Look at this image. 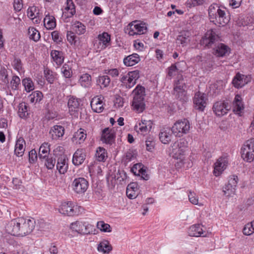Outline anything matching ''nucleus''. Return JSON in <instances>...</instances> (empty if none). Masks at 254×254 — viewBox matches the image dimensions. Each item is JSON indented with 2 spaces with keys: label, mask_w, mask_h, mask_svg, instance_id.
Masks as SVG:
<instances>
[{
  "label": "nucleus",
  "mask_w": 254,
  "mask_h": 254,
  "mask_svg": "<svg viewBox=\"0 0 254 254\" xmlns=\"http://www.w3.org/2000/svg\"><path fill=\"white\" fill-rule=\"evenodd\" d=\"M140 61L139 56L136 53L130 55L124 59L123 62L127 66H131L138 63Z\"/></svg>",
  "instance_id": "393cba45"
},
{
  "label": "nucleus",
  "mask_w": 254,
  "mask_h": 254,
  "mask_svg": "<svg viewBox=\"0 0 254 254\" xmlns=\"http://www.w3.org/2000/svg\"><path fill=\"white\" fill-rule=\"evenodd\" d=\"M50 144L47 142L43 143L39 148L38 156L41 161L46 159L49 155Z\"/></svg>",
  "instance_id": "2f4dec72"
},
{
  "label": "nucleus",
  "mask_w": 254,
  "mask_h": 254,
  "mask_svg": "<svg viewBox=\"0 0 254 254\" xmlns=\"http://www.w3.org/2000/svg\"><path fill=\"white\" fill-rule=\"evenodd\" d=\"M97 227L101 231L105 232H111V227L108 224L105 223L103 221H99L97 223Z\"/></svg>",
  "instance_id": "052dcab7"
},
{
  "label": "nucleus",
  "mask_w": 254,
  "mask_h": 254,
  "mask_svg": "<svg viewBox=\"0 0 254 254\" xmlns=\"http://www.w3.org/2000/svg\"><path fill=\"white\" fill-rule=\"evenodd\" d=\"M44 24L47 29L52 30L56 26V19L54 16L50 15L49 13L46 15L44 19Z\"/></svg>",
  "instance_id": "72a5a7b5"
},
{
  "label": "nucleus",
  "mask_w": 254,
  "mask_h": 254,
  "mask_svg": "<svg viewBox=\"0 0 254 254\" xmlns=\"http://www.w3.org/2000/svg\"><path fill=\"white\" fill-rule=\"evenodd\" d=\"M49 133L53 139H58L64 135V128L62 126L55 125L51 127Z\"/></svg>",
  "instance_id": "b1692460"
},
{
  "label": "nucleus",
  "mask_w": 254,
  "mask_h": 254,
  "mask_svg": "<svg viewBox=\"0 0 254 254\" xmlns=\"http://www.w3.org/2000/svg\"><path fill=\"white\" fill-rule=\"evenodd\" d=\"M67 105L69 112L71 116L77 118L79 115L81 116L82 108L81 107L80 99L72 97L69 99Z\"/></svg>",
  "instance_id": "1a4fd4ad"
},
{
  "label": "nucleus",
  "mask_w": 254,
  "mask_h": 254,
  "mask_svg": "<svg viewBox=\"0 0 254 254\" xmlns=\"http://www.w3.org/2000/svg\"><path fill=\"white\" fill-rule=\"evenodd\" d=\"M38 155L35 149H32L29 152V161L30 163H34L37 160Z\"/></svg>",
  "instance_id": "338daca9"
},
{
  "label": "nucleus",
  "mask_w": 254,
  "mask_h": 254,
  "mask_svg": "<svg viewBox=\"0 0 254 254\" xmlns=\"http://www.w3.org/2000/svg\"><path fill=\"white\" fill-rule=\"evenodd\" d=\"M79 82L84 88H89L91 86V77L88 73H85L81 75Z\"/></svg>",
  "instance_id": "e433bc0d"
},
{
  "label": "nucleus",
  "mask_w": 254,
  "mask_h": 254,
  "mask_svg": "<svg viewBox=\"0 0 254 254\" xmlns=\"http://www.w3.org/2000/svg\"><path fill=\"white\" fill-rule=\"evenodd\" d=\"M62 73L65 78H70L72 74L71 68L66 64H64L61 68Z\"/></svg>",
  "instance_id": "4d7b16f0"
},
{
  "label": "nucleus",
  "mask_w": 254,
  "mask_h": 254,
  "mask_svg": "<svg viewBox=\"0 0 254 254\" xmlns=\"http://www.w3.org/2000/svg\"><path fill=\"white\" fill-rule=\"evenodd\" d=\"M230 53L231 49L229 47L223 43H220V41L212 49V54L217 57L228 56Z\"/></svg>",
  "instance_id": "4468645a"
},
{
  "label": "nucleus",
  "mask_w": 254,
  "mask_h": 254,
  "mask_svg": "<svg viewBox=\"0 0 254 254\" xmlns=\"http://www.w3.org/2000/svg\"><path fill=\"white\" fill-rule=\"evenodd\" d=\"M51 56L53 61L57 65H62L64 60V53L58 50H52L51 52Z\"/></svg>",
  "instance_id": "a878e982"
},
{
  "label": "nucleus",
  "mask_w": 254,
  "mask_h": 254,
  "mask_svg": "<svg viewBox=\"0 0 254 254\" xmlns=\"http://www.w3.org/2000/svg\"><path fill=\"white\" fill-rule=\"evenodd\" d=\"M229 103L225 100H220L214 103L212 110L217 117H222L226 115L230 110Z\"/></svg>",
  "instance_id": "6e6552de"
},
{
  "label": "nucleus",
  "mask_w": 254,
  "mask_h": 254,
  "mask_svg": "<svg viewBox=\"0 0 254 254\" xmlns=\"http://www.w3.org/2000/svg\"><path fill=\"white\" fill-rule=\"evenodd\" d=\"M147 30L146 25L145 23H139L135 24H132L130 27L129 34L131 35L135 34H143L146 32Z\"/></svg>",
  "instance_id": "412c9836"
},
{
  "label": "nucleus",
  "mask_w": 254,
  "mask_h": 254,
  "mask_svg": "<svg viewBox=\"0 0 254 254\" xmlns=\"http://www.w3.org/2000/svg\"><path fill=\"white\" fill-rule=\"evenodd\" d=\"M172 148L171 154L172 157L177 159H182L185 152L181 149L180 146L175 147V143L171 145Z\"/></svg>",
  "instance_id": "c9c22d12"
},
{
  "label": "nucleus",
  "mask_w": 254,
  "mask_h": 254,
  "mask_svg": "<svg viewBox=\"0 0 254 254\" xmlns=\"http://www.w3.org/2000/svg\"><path fill=\"white\" fill-rule=\"evenodd\" d=\"M172 134H173V132L172 128L166 127L162 128L159 134L160 141L163 144H169L172 140Z\"/></svg>",
  "instance_id": "a211bd4d"
},
{
  "label": "nucleus",
  "mask_w": 254,
  "mask_h": 254,
  "mask_svg": "<svg viewBox=\"0 0 254 254\" xmlns=\"http://www.w3.org/2000/svg\"><path fill=\"white\" fill-rule=\"evenodd\" d=\"M207 100L205 94L200 92H196L193 98L194 108L199 111H203L206 106Z\"/></svg>",
  "instance_id": "f8f14e48"
},
{
  "label": "nucleus",
  "mask_w": 254,
  "mask_h": 254,
  "mask_svg": "<svg viewBox=\"0 0 254 254\" xmlns=\"http://www.w3.org/2000/svg\"><path fill=\"white\" fill-rule=\"evenodd\" d=\"M254 140L251 138L245 142L241 148V156L244 160L248 162H252L254 160Z\"/></svg>",
  "instance_id": "423d86ee"
},
{
  "label": "nucleus",
  "mask_w": 254,
  "mask_h": 254,
  "mask_svg": "<svg viewBox=\"0 0 254 254\" xmlns=\"http://www.w3.org/2000/svg\"><path fill=\"white\" fill-rule=\"evenodd\" d=\"M202 227L203 226L199 224L191 226L188 229L189 235L191 237L206 236V232L202 229Z\"/></svg>",
  "instance_id": "6ab92c4d"
},
{
  "label": "nucleus",
  "mask_w": 254,
  "mask_h": 254,
  "mask_svg": "<svg viewBox=\"0 0 254 254\" xmlns=\"http://www.w3.org/2000/svg\"><path fill=\"white\" fill-rule=\"evenodd\" d=\"M44 76L47 82L50 84L54 83L55 76L54 72L50 69H46L44 71Z\"/></svg>",
  "instance_id": "de8ad7c7"
},
{
  "label": "nucleus",
  "mask_w": 254,
  "mask_h": 254,
  "mask_svg": "<svg viewBox=\"0 0 254 254\" xmlns=\"http://www.w3.org/2000/svg\"><path fill=\"white\" fill-rule=\"evenodd\" d=\"M173 95L175 98L183 102H186L188 100V97L186 96L187 91L185 89H173Z\"/></svg>",
  "instance_id": "f704fd0d"
},
{
  "label": "nucleus",
  "mask_w": 254,
  "mask_h": 254,
  "mask_svg": "<svg viewBox=\"0 0 254 254\" xmlns=\"http://www.w3.org/2000/svg\"><path fill=\"white\" fill-rule=\"evenodd\" d=\"M66 38L68 42L71 45H75L78 38L72 31H67L66 33Z\"/></svg>",
  "instance_id": "bf43d9fd"
},
{
  "label": "nucleus",
  "mask_w": 254,
  "mask_h": 254,
  "mask_svg": "<svg viewBox=\"0 0 254 254\" xmlns=\"http://www.w3.org/2000/svg\"><path fill=\"white\" fill-rule=\"evenodd\" d=\"M97 250L104 254H109L113 249L110 242L106 240H103L98 245Z\"/></svg>",
  "instance_id": "bb28decb"
},
{
  "label": "nucleus",
  "mask_w": 254,
  "mask_h": 254,
  "mask_svg": "<svg viewBox=\"0 0 254 254\" xmlns=\"http://www.w3.org/2000/svg\"><path fill=\"white\" fill-rule=\"evenodd\" d=\"M99 40L101 41L103 45L107 46L110 41V35L107 32H103L98 36Z\"/></svg>",
  "instance_id": "680f3d73"
},
{
  "label": "nucleus",
  "mask_w": 254,
  "mask_h": 254,
  "mask_svg": "<svg viewBox=\"0 0 254 254\" xmlns=\"http://www.w3.org/2000/svg\"><path fill=\"white\" fill-rule=\"evenodd\" d=\"M65 10L67 11L68 14L67 17L72 16L75 13V6L72 0H67L66 2Z\"/></svg>",
  "instance_id": "58836bf2"
},
{
  "label": "nucleus",
  "mask_w": 254,
  "mask_h": 254,
  "mask_svg": "<svg viewBox=\"0 0 254 254\" xmlns=\"http://www.w3.org/2000/svg\"><path fill=\"white\" fill-rule=\"evenodd\" d=\"M134 97L132 106L134 109L138 112H142L145 109V103L144 102L145 94V88L140 85H137L132 91Z\"/></svg>",
  "instance_id": "f03ea898"
},
{
  "label": "nucleus",
  "mask_w": 254,
  "mask_h": 254,
  "mask_svg": "<svg viewBox=\"0 0 254 254\" xmlns=\"http://www.w3.org/2000/svg\"><path fill=\"white\" fill-rule=\"evenodd\" d=\"M23 217L11 220L6 227L7 232L12 235L23 237Z\"/></svg>",
  "instance_id": "20e7f679"
},
{
  "label": "nucleus",
  "mask_w": 254,
  "mask_h": 254,
  "mask_svg": "<svg viewBox=\"0 0 254 254\" xmlns=\"http://www.w3.org/2000/svg\"><path fill=\"white\" fill-rule=\"evenodd\" d=\"M238 182V176L235 175L230 176L227 184L223 188L224 194L227 197L232 196L235 194L236 188Z\"/></svg>",
  "instance_id": "9b49d317"
},
{
  "label": "nucleus",
  "mask_w": 254,
  "mask_h": 254,
  "mask_svg": "<svg viewBox=\"0 0 254 254\" xmlns=\"http://www.w3.org/2000/svg\"><path fill=\"white\" fill-rule=\"evenodd\" d=\"M90 226L86 222L78 221L72 223L70 225V228L73 231L84 235L90 234L89 228Z\"/></svg>",
  "instance_id": "dca6fc26"
},
{
  "label": "nucleus",
  "mask_w": 254,
  "mask_h": 254,
  "mask_svg": "<svg viewBox=\"0 0 254 254\" xmlns=\"http://www.w3.org/2000/svg\"><path fill=\"white\" fill-rule=\"evenodd\" d=\"M12 64L14 68L17 70L18 72H20L22 70V64L20 59L15 58L13 61Z\"/></svg>",
  "instance_id": "774afa93"
},
{
  "label": "nucleus",
  "mask_w": 254,
  "mask_h": 254,
  "mask_svg": "<svg viewBox=\"0 0 254 254\" xmlns=\"http://www.w3.org/2000/svg\"><path fill=\"white\" fill-rule=\"evenodd\" d=\"M18 109V115L20 118L26 120L30 117L31 114L30 107L27 103L25 102L19 103Z\"/></svg>",
  "instance_id": "4be33fe9"
},
{
  "label": "nucleus",
  "mask_w": 254,
  "mask_h": 254,
  "mask_svg": "<svg viewBox=\"0 0 254 254\" xmlns=\"http://www.w3.org/2000/svg\"><path fill=\"white\" fill-rule=\"evenodd\" d=\"M22 83L27 92H30L34 89V83L30 78L28 77L24 78L22 80Z\"/></svg>",
  "instance_id": "c03bdc74"
},
{
  "label": "nucleus",
  "mask_w": 254,
  "mask_h": 254,
  "mask_svg": "<svg viewBox=\"0 0 254 254\" xmlns=\"http://www.w3.org/2000/svg\"><path fill=\"white\" fill-rule=\"evenodd\" d=\"M28 35L29 38L35 42L38 41L41 37L40 32L33 27H30L29 28Z\"/></svg>",
  "instance_id": "a19ab883"
},
{
  "label": "nucleus",
  "mask_w": 254,
  "mask_h": 254,
  "mask_svg": "<svg viewBox=\"0 0 254 254\" xmlns=\"http://www.w3.org/2000/svg\"><path fill=\"white\" fill-rule=\"evenodd\" d=\"M234 111L237 112H241L244 109L241 96L237 94L234 100Z\"/></svg>",
  "instance_id": "4c0bfd02"
},
{
  "label": "nucleus",
  "mask_w": 254,
  "mask_h": 254,
  "mask_svg": "<svg viewBox=\"0 0 254 254\" xmlns=\"http://www.w3.org/2000/svg\"><path fill=\"white\" fill-rule=\"evenodd\" d=\"M186 83L182 75L178 77V79L176 80L174 84V88L175 89H186Z\"/></svg>",
  "instance_id": "09e8293b"
},
{
  "label": "nucleus",
  "mask_w": 254,
  "mask_h": 254,
  "mask_svg": "<svg viewBox=\"0 0 254 254\" xmlns=\"http://www.w3.org/2000/svg\"><path fill=\"white\" fill-rule=\"evenodd\" d=\"M31 103L40 102L43 98V93L40 91L33 92L28 97Z\"/></svg>",
  "instance_id": "37998d69"
},
{
  "label": "nucleus",
  "mask_w": 254,
  "mask_h": 254,
  "mask_svg": "<svg viewBox=\"0 0 254 254\" xmlns=\"http://www.w3.org/2000/svg\"><path fill=\"white\" fill-rule=\"evenodd\" d=\"M190 32L188 31H184L180 33L177 38L178 44H181L183 46H186L190 41Z\"/></svg>",
  "instance_id": "473e14b6"
},
{
  "label": "nucleus",
  "mask_w": 254,
  "mask_h": 254,
  "mask_svg": "<svg viewBox=\"0 0 254 254\" xmlns=\"http://www.w3.org/2000/svg\"><path fill=\"white\" fill-rule=\"evenodd\" d=\"M173 134L176 136L181 137L184 134H187L190 129V124L189 121L184 119L177 121L172 127Z\"/></svg>",
  "instance_id": "39448f33"
},
{
  "label": "nucleus",
  "mask_w": 254,
  "mask_h": 254,
  "mask_svg": "<svg viewBox=\"0 0 254 254\" xmlns=\"http://www.w3.org/2000/svg\"><path fill=\"white\" fill-rule=\"evenodd\" d=\"M25 144V141L22 137L19 138L15 145L14 153L17 156H22L25 151L24 145Z\"/></svg>",
  "instance_id": "c85d7f7f"
},
{
  "label": "nucleus",
  "mask_w": 254,
  "mask_h": 254,
  "mask_svg": "<svg viewBox=\"0 0 254 254\" xmlns=\"http://www.w3.org/2000/svg\"><path fill=\"white\" fill-rule=\"evenodd\" d=\"M81 208L77 205H74L71 201L63 203L59 208V212L64 215L72 216L77 215L79 213V209Z\"/></svg>",
  "instance_id": "9d476101"
},
{
  "label": "nucleus",
  "mask_w": 254,
  "mask_h": 254,
  "mask_svg": "<svg viewBox=\"0 0 254 254\" xmlns=\"http://www.w3.org/2000/svg\"><path fill=\"white\" fill-rule=\"evenodd\" d=\"M228 164V158L226 155L219 157L214 164L213 173L216 176L220 174L226 168Z\"/></svg>",
  "instance_id": "2eb2a0df"
},
{
  "label": "nucleus",
  "mask_w": 254,
  "mask_h": 254,
  "mask_svg": "<svg viewBox=\"0 0 254 254\" xmlns=\"http://www.w3.org/2000/svg\"><path fill=\"white\" fill-rule=\"evenodd\" d=\"M85 150L84 149H78L74 153L72 158V163L75 166L81 165L86 158Z\"/></svg>",
  "instance_id": "aec40b11"
},
{
  "label": "nucleus",
  "mask_w": 254,
  "mask_h": 254,
  "mask_svg": "<svg viewBox=\"0 0 254 254\" xmlns=\"http://www.w3.org/2000/svg\"><path fill=\"white\" fill-rule=\"evenodd\" d=\"M127 75L128 76V78L130 79L135 85L136 83V80L139 78V71L138 70L129 71Z\"/></svg>",
  "instance_id": "6e6d98bb"
},
{
  "label": "nucleus",
  "mask_w": 254,
  "mask_h": 254,
  "mask_svg": "<svg viewBox=\"0 0 254 254\" xmlns=\"http://www.w3.org/2000/svg\"><path fill=\"white\" fill-rule=\"evenodd\" d=\"M115 137L114 130L109 129V127H106L102 130L101 140L103 143L112 145L115 143Z\"/></svg>",
  "instance_id": "f3484780"
},
{
  "label": "nucleus",
  "mask_w": 254,
  "mask_h": 254,
  "mask_svg": "<svg viewBox=\"0 0 254 254\" xmlns=\"http://www.w3.org/2000/svg\"><path fill=\"white\" fill-rule=\"evenodd\" d=\"M20 84V79L17 75H13L10 81L11 87L12 90H17L18 86Z\"/></svg>",
  "instance_id": "5fc2aeb1"
},
{
  "label": "nucleus",
  "mask_w": 254,
  "mask_h": 254,
  "mask_svg": "<svg viewBox=\"0 0 254 254\" xmlns=\"http://www.w3.org/2000/svg\"><path fill=\"white\" fill-rule=\"evenodd\" d=\"M243 234L245 235L249 236L254 233V228L253 227V221L247 224L243 230Z\"/></svg>",
  "instance_id": "864d4df0"
},
{
  "label": "nucleus",
  "mask_w": 254,
  "mask_h": 254,
  "mask_svg": "<svg viewBox=\"0 0 254 254\" xmlns=\"http://www.w3.org/2000/svg\"><path fill=\"white\" fill-rule=\"evenodd\" d=\"M175 147L180 146L181 149L185 152L186 148L188 147V142L185 138H180L175 142Z\"/></svg>",
  "instance_id": "13d9d810"
},
{
  "label": "nucleus",
  "mask_w": 254,
  "mask_h": 254,
  "mask_svg": "<svg viewBox=\"0 0 254 254\" xmlns=\"http://www.w3.org/2000/svg\"><path fill=\"white\" fill-rule=\"evenodd\" d=\"M219 41V36L214 30L210 29L202 37L200 44L205 48L213 49Z\"/></svg>",
  "instance_id": "7ed1b4c3"
},
{
  "label": "nucleus",
  "mask_w": 254,
  "mask_h": 254,
  "mask_svg": "<svg viewBox=\"0 0 254 254\" xmlns=\"http://www.w3.org/2000/svg\"><path fill=\"white\" fill-rule=\"evenodd\" d=\"M73 29L78 35L83 34L85 32V26L80 22H76L73 26Z\"/></svg>",
  "instance_id": "49530a36"
},
{
  "label": "nucleus",
  "mask_w": 254,
  "mask_h": 254,
  "mask_svg": "<svg viewBox=\"0 0 254 254\" xmlns=\"http://www.w3.org/2000/svg\"><path fill=\"white\" fill-rule=\"evenodd\" d=\"M146 150L148 151L152 152L154 149L155 144V141L151 137H148L146 140Z\"/></svg>",
  "instance_id": "e2e57ef3"
},
{
  "label": "nucleus",
  "mask_w": 254,
  "mask_h": 254,
  "mask_svg": "<svg viewBox=\"0 0 254 254\" xmlns=\"http://www.w3.org/2000/svg\"><path fill=\"white\" fill-rule=\"evenodd\" d=\"M152 125V122L150 120L141 121V123H139V129L142 133L146 132L151 129Z\"/></svg>",
  "instance_id": "ea45409f"
},
{
  "label": "nucleus",
  "mask_w": 254,
  "mask_h": 254,
  "mask_svg": "<svg viewBox=\"0 0 254 254\" xmlns=\"http://www.w3.org/2000/svg\"><path fill=\"white\" fill-rule=\"evenodd\" d=\"M167 75L171 79L175 75L178 68L175 64H173L167 68Z\"/></svg>",
  "instance_id": "69168bd1"
},
{
  "label": "nucleus",
  "mask_w": 254,
  "mask_h": 254,
  "mask_svg": "<svg viewBox=\"0 0 254 254\" xmlns=\"http://www.w3.org/2000/svg\"><path fill=\"white\" fill-rule=\"evenodd\" d=\"M111 81L110 77L108 75H102L99 76L97 80L98 85H100L101 88L106 87L109 86Z\"/></svg>",
  "instance_id": "a18cd8bd"
},
{
  "label": "nucleus",
  "mask_w": 254,
  "mask_h": 254,
  "mask_svg": "<svg viewBox=\"0 0 254 254\" xmlns=\"http://www.w3.org/2000/svg\"><path fill=\"white\" fill-rule=\"evenodd\" d=\"M35 226V221L34 219H27L23 218V236L31 233Z\"/></svg>",
  "instance_id": "5701e85b"
},
{
  "label": "nucleus",
  "mask_w": 254,
  "mask_h": 254,
  "mask_svg": "<svg viewBox=\"0 0 254 254\" xmlns=\"http://www.w3.org/2000/svg\"><path fill=\"white\" fill-rule=\"evenodd\" d=\"M208 17L210 22L219 26H224L230 20V17L225 10H222L217 4H211L208 8Z\"/></svg>",
  "instance_id": "f257e3e1"
},
{
  "label": "nucleus",
  "mask_w": 254,
  "mask_h": 254,
  "mask_svg": "<svg viewBox=\"0 0 254 254\" xmlns=\"http://www.w3.org/2000/svg\"><path fill=\"white\" fill-rule=\"evenodd\" d=\"M86 138V131L83 128H80L74 133L72 137V141L76 143L80 144L84 141Z\"/></svg>",
  "instance_id": "7c9ffc66"
},
{
  "label": "nucleus",
  "mask_w": 254,
  "mask_h": 254,
  "mask_svg": "<svg viewBox=\"0 0 254 254\" xmlns=\"http://www.w3.org/2000/svg\"><path fill=\"white\" fill-rule=\"evenodd\" d=\"M96 156L99 161H103L106 156L105 149L102 147H98L96 151Z\"/></svg>",
  "instance_id": "603ef678"
},
{
  "label": "nucleus",
  "mask_w": 254,
  "mask_h": 254,
  "mask_svg": "<svg viewBox=\"0 0 254 254\" xmlns=\"http://www.w3.org/2000/svg\"><path fill=\"white\" fill-rule=\"evenodd\" d=\"M120 81L122 83V85L127 89H130L134 85L133 81H132L130 79L128 78V76L127 74L124 75H122Z\"/></svg>",
  "instance_id": "79ce46f5"
},
{
  "label": "nucleus",
  "mask_w": 254,
  "mask_h": 254,
  "mask_svg": "<svg viewBox=\"0 0 254 254\" xmlns=\"http://www.w3.org/2000/svg\"><path fill=\"white\" fill-rule=\"evenodd\" d=\"M39 14V10L37 9L36 6L29 7L27 9V15L28 16L32 19L36 18V16Z\"/></svg>",
  "instance_id": "3c124183"
},
{
  "label": "nucleus",
  "mask_w": 254,
  "mask_h": 254,
  "mask_svg": "<svg viewBox=\"0 0 254 254\" xmlns=\"http://www.w3.org/2000/svg\"><path fill=\"white\" fill-rule=\"evenodd\" d=\"M251 76L244 75L238 72L232 80L233 86L237 88H240L251 81Z\"/></svg>",
  "instance_id": "ddd939ff"
},
{
  "label": "nucleus",
  "mask_w": 254,
  "mask_h": 254,
  "mask_svg": "<svg viewBox=\"0 0 254 254\" xmlns=\"http://www.w3.org/2000/svg\"><path fill=\"white\" fill-rule=\"evenodd\" d=\"M44 160H45V165L48 169H52L55 167L56 162L55 158L51 155L50 157L48 156Z\"/></svg>",
  "instance_id": "8fccbe9b"
},
{
  "label": "nucleus",
  "mask_w": 254,
  "mask_h": 254,
  "mask_svg": "<svg viewBox=\"0 0 254 254\" xmlns=\"http://www.w3.org/2000/svg\"><path fill=\"white\" fill-rule=\"evenodd\" d=\"M0 76L3 83L7 84L9 82L7 71L4 67L1 68L0 70Z\"/></svg>",
  "instance_id": "0e129e2a"
},
{
  "label": "nucleus",
  "mask_w": 254,
  "mask_h": 254,
  "mask_svg": "<svg viewBox=\"0 0 254 254\" xmlns=\"http://www.w3.org/2000/svg\"><path fill=\"white\" fill-rule=\"evenodd\" d=\"M89 186L88 181L83 177L76 178L71 183V188L73 191L78 194H84Z\"/></svg>",
  "instance_id": "0eeeda50"
},
{
  "label": "nucleus",
  "mask_w": 254,
  "mask_h": 254,
  "mask_svg": "<svg viewBox=\"0 0 254 254\" xmlns=\"http://www.w3.org/2000/svg\"><path fill=\"white\" fill-rule=\"evenodd\" d=\"M90 105L94 112L101 113L104 110L102 100L98 97H94L91 101Z\"/></svg>",
  "instance_id": "cd10ccee"
},
{
  "label": "nucleus",
  "mask_w": 254,
  "mask_h": 254,
  "mask_svg": "<svg viewBox=\"0 0 254 254\" xmlns=\"http://www.w3.org/2000/svg\"><path fill=\"white\" fill-rule=\"evenodd\" d=\"M56 167L57 169L59 171L60 174H65L68 169V164L65 158L64 157H60L57 161Z\"/></svg>",
  "instance_id": "c756f323"
}]
</instances>
